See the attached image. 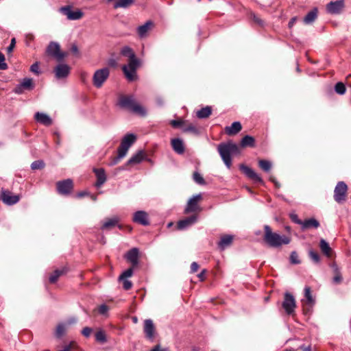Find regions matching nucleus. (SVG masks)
I'll return each instance as SVG.
<instances>
[{
  "label": "nucleus",
  "mask_w": 351,
  "mask_h": 351,
  "mask_svg": "<svg viewBox=\"0 0 351 351\" xmlns=\"http://www.w3.org/2000/svg\"><path fill=\"white\" fill-rule=\"evenodd\" d=\"M120 53L121 56L129 58L128 64L122 66L126 79L129 82L136 80L137 79L136 70L140 66V60L136 58L133 49L129 46L123 47Z\"/></svg>",
  "instance_id": "f257e3e1"
},
{
  "label": "nucleus",
  "mask_w": 351,
  "mask_h": 351,
  "mask_svg": "<svg viewBox=\"0 0 351 351\" xmlns=\"http://www.w3.org/2000/svg\"><path fill=\"white\" fill-rule=\"evenodd\" d=\"M263 241L270 247L279 248L282 245L290 243L291 239L285 235L274 232L269 226L265 225Z\"/></svg>",
  "instance_id": "f03ea898"
},
{
  "label": "nucleus",
  "mask_w": 351,
  "mask_h": 351,
  "mask_svg": "<svg viewBox=\"0 0 351 351\" xmlns=\"http://www.w3.org/2000/svg\"><path fill=\"white\" fill-rule=\"evenodd\" d=\"M119 106L140 117H145L147 114V109L138 104L132 95L121 96Z\"/></svg>",
  "instance_id": "7ed1b4c3"
},
{
  "label": "nucleus",
  "mask_w": 351,
  "mask_h": 351,
  "mask_svg": "<svg viewBox=\"0 0 351 351\" xmlns=\"http://www.w3.org/2000/svg\"><path fill=\"white\" fill-rule=\"evenodd\" d=\"M219 155L228 169L232 166V154H239L240 153L239 147L234 143L229 141L222 143L217 147Z\"/></svg>",
  "instance_id": "20e7f679"
},
{
  "label": "nucleus",
  "mask_w": 351,
  "mask_h": 351,
  "mask_svg": "<svg viewBox=\"0 0 351 351\" xmlns=\"http://www.w3.org/2000/svg\"><path fill=\"white\" fill-rule=\"evenodd\" d=\"M110 76V69L104 67L95 71L93 76V84L95 87L99 88Z\"/></svg>",
  "instance_id": "39448f33"
},
{
  "label": "nucleus",
  "mask_w": 351,
  "mask_h": 351,
  "mask_svg": "<svg viewBox=\"0 0 351 351\" xmlns=\"http://www.w3.org/2000/svg\"><path fill=\"white\" fill-rule=\"evenodd\" d=\"M46 53L48 56L55 58L57 61L61 62L67 56V53L60 51V46L56 42H50L48 45Z\"/></svg>",
  "instance_id": "423d86ee"
},
{
  "label": "nucleus",
  "mask_w": 351,
  "mask_h": 351,
  "mask_svg": "<svg viewBox=\"0 0 351 351\" xmlns=\"http://www.w3.org/2000/svg\"><path fill=\"white\" fill-rule=\"evenodd\" d=\"M136 135L132 133H128L123 137L121 144L117 149L121 152V156H126L128 149L136 142Z\"/></svg>",
  "instance_id": "0eeeda50"
},
{
  "label": "nucleus",
  "mask_w": 351,
  "mask_h": 351,
  "mask_svg": "<svg viewBox=\"0 0 351 351\" xmlns=\"http://www.w3.org/2000/svg\"><path fill=\"white\" fill-rule=\"evenodd\" d=\"M348 191L347 184L343 182H339L334 190V199L339 204L345 202Z\"/></svg>",
  "instance_id": "6e6552de"
},
{
  "label": "nucleus",
  "mask_w": 351,
  "mask_h": 351,
  "mask_svg": "<svg viewBox=\"0 0 351 351\" xmlns=\"http://www.w3.org/2000/svg\"><path fill=\"white\" fill-rule=\"evenodd\" d=\"M282 306L287 315H292L295 312L296 307L294 296L289 292L285 293Z\"/></svg>",
  "instance_id": "1a4fd4ad"
},
{
  "label": "nucleus",
  "mask_w": 351,
  "mask_h": 351,
  "mask_svg": "<svg viewBox=\"0 0 351 351\" xmlns=\"http://www.w3.org/2000/svg\"><path fill=\"white\" fill-rule=\"evenodd\" d=\"M59 12L66 16L67 19L71 21L79 20L84 15L83 12L80 10L77 9L73 10L71 5L61 7L59 9Z\"/></svg>",
  "instance_id": "9d476101"
},
{
  "label": "nucleus",
  "mask_w": 351,
  "mask_h": 351,
  "mask_svg": "<svg viewBox=\"0 0 351 351\" xmlns=\"http://www.w3.org/2000/svg\"><path fill=\"white\" fill-rule=\"evenodd\" d=\"M57 191L59 194L69 195L73 189V182L71 179H66L56 183Z\"/></svg>",
  "instance_id": "9b49d317"
},
{
  "label": "nucleus",
  "mask_w": 351,
  "mask_h": 351,
  "mask_svg": "<svg viewBox=\"0 0 351 351\" xmlns=\"http://www.w3.org/2000/svg\"><path fill=\"white\" fill-rule=\"evenodd\" d=\"M21 196L19 195H12L8 190L2 189L0 193V199L9 206L16 204L19 202Z\"/></svg>",
  "instance_id": "f8f14e48"
},
{
  "label": "nucleus",
  "mask_w": 351,
  "mask_h": 351,
  "mask_svg": "<svg viewBox=\"0 0 351 351\" xmlns=\"http://www.w3.org/2000/svg\"><path fill=\"white\" fill-rule=\"evenodd\" d=\"M345 8L344 0L330 1L326 5V12L330 14H339Z\"/></svg>",
  "instance_id": "ddd939ff"
},
{
  "label": "nucleus",
  "mask_w": 351,
  "mask_h": 351,
  "mask_svg": "<svg viewBox=\"0 0 351 351\" xmlns=\"http://www.w3.org/2000/svg\"><path fill=\"white\" fill-rule=\"evenodd\" d=\"M239 168L241 171L245 175V176H247L249 179L252 180L254 183H264L262 178L258 173H256L252 168L245 165H241Z\"/></svg>",
  "instance_id": "4468645a"
},
{
  "label": "nucleus",
  "mask_w": 351,
  "mask_h": 351,
  "mask_svg": "<svg viewBox=\"0 0 351 351\" xmlns=\"http://www.w3.org/2000/svg\"><path fill=\"white\" fill-rule=\"evenodd\" d=\"M71 68L66 64H59L54 69L53 72L57 79H64L67 77L70 73Z\"/></svg>",
  "instance_id": "2eb2a0df"
},
{
  "label": "nucleus",
  "mask_w": 351,
  "mask_h": 351,
  "mask_svg": "<svg viewBox=\"0 0 351 351\" xmlns=\"http://www.w3.org/2000/svg\"><path fill=\"white\" fill-rule=\"evenodd\" d=\"M202 199V195L197 194L193 196L188 201L186 207L185 208L184 212L186 213H189L192 212H195L199 210V207L198 205V202Z\"/></svg>",
  "instance_id": "dca6fc26"
},
{
  "label": "nucleus",
  "mask_w": 351,
  "mask_h": 351,
  "mask_svg": "<svg viewBox=\"0 0 351 351\" xmlns=\"http://www.w3.org/2000/svg\"><path fill=\"white\" fill-rule=\"evenodd\" d=\"M139 250L136 247L130 250L125 255V258L131 263L132 267H136L138 265Z\"/></svg>",
  "instance_id": "f3484780"
},
{
  "label": "nucleus",
  "mask_w": 351,
  "mask_h": 351,
  "mask_svg": "<svg viewBox=\"0 0 351 351\" xmlns=\"http://www.w3.org/2000/svg\"><path fill=\"white\" fill-rule=\"evenodd\" d=\"M132 220L136 223H139L142 226L149 225L148 215L143 210H138L133 215Z\"/></svg>",
  "instance_id": "a211bd4d"
},
{
  "label": "nucleus",
  "mask_w": 351,
  "mask_h": 351,
  "mask_svg": "<svg viewBox=\"0 0 351 351\" xmlns=\"http://www.w3.org/2000/svg\"><path fill=\"white\" fill-rule=\"evenodd\" d=\"M197 215H193L190 217H186L182 220H180L178 222L177 228L180 230H185L195 224L197 221Z\"/></svg>",
  "instance_id": "6ab92c4d"
},
{
  "label": "nucleus",
  "mask_w": 351,
  "mask_h": 351,
  "mask_svg": "<svg viewBox=\"0 0 351 351\" xmlns=\"http://www.w3.org/2000/svg\"><path fill=\"white\" fill-rule=\"evenodd\" d=\"M144 158L145 154L143 151L139 150L128 160L127 163L125 165V167H123L121 169H126V167L128 165H134L139 164L143 161Z\"/></svg>",
  "instance_id": "aec40b11"
},
{
  "label": "nucleus",
  "mask_w": 351,
  "mask_h": 351,
  "mask_svg": "<svg viewBox=\"0 0 351 351\" xmlns=\"http://www.w3.org/2000/svg\"><path fill=\"white\" fill-rule=\"evenodd\" d=\"M34 88L32 80L31 78H25L23 82L18 84L14 88V93L21 94L23 89L31 90Z\"/></svg>",
  "instance_id": "412c9836"
},
{
  "label": "nucleus",
  "mask_w": 351,
  "mask_h": 351,
  "mask_svg": "<svg viewBox=\"0 0 351 351\" xmlns=\"http://www.w3.org/2000/svg\"><path fill=\"white\" fill-rule=\"evenodd\" d=\"M35 120L45 126H49L52 124L51 118L47 114L44 112H37L34 114Z\"/></svg>",
  "instance_id": "4be33fe9"
},
{
  "label": "nucleus",
  "mask_w": 351,
  "mask_h": 351,
  "mask_svg": "<svg viewBox=\"0 0 351 351\" xmlns=\"http://www.w3.org/2000/svg\"><path fill=\"white\" fill-rule=\"evenodd\" d=\"M93 171L97 178V182L95 183V186L97 188H99L106 181V175L105 170L103 168L100 169H94Z\"/></svg>",
  "instance_id": "5701e85b"
},
{
  "label": "nucleus",
  "mask_w": 351,
  "mask_h": 351,
  "mask_svg": "<svg viewBox=\"0 0 351 351\" xmlns=\"http://www.w3.org/2000/svg\"><path fill=\"white\" fill-rule=\"evenodd\" d=\"M320 226L318 220L315 218L306 219L302 221L301 228L302 230L308 229H317Z\"/></svg>",
  "instance_id": "b1692460"
},
{
  "label": "nucleus",
  "mask_w": 351,
  "mask_h": 351,
  "mask_svg": "<svg viewBox=\"0 0 351 351\" xmlns=\"http://www.w3.org/2000/svg\"><path fill=\"white\" fill-rule=\"evenodd\" d=\"M153 25V22L149 20L147 21L144 25H140L137 27L136 32L140 38H146L148 35L149 30Z\"/></svg>",
  "instance_id": "393cba45"
},
{
  "label": "nucleus",
  "mask_w": 351,
  "mask_h": 351,
  "mask_svg": "<svg viewBox=\"0 0 351 351\" xmlns=\"http://www.w3.org/2000/svg\"><path fill=\"white\" fill-rule=\"evenodd\" d=\"M242 129V125L239 121L233 122L231 125L225 128L226 133L228 135H234L239 132Z\"/></svg>",
  "instance_id": "a878e982"
},
{
  "label": "nucleus",
  "mask_w": 351,
  "mask_h": 351,
  "mask_svg": "<svg viewBox=\"0 0 351 351\" xmlns=\"http://www.w3.org/2000/svg\"><path fill=\"white\" fill-rule=\"evenodd\" d=\"M233 240V237L230 234H226L221 237L219 243H218V247L221 250H225L227 247L230 246Z\"/></svg>",
  "instance_id": "bb28decb"
},
{
  "label": "nucleus",
  "mask_w": 351,
  "mask_h": 351,
  "mask_svg": "<svg viewBox=\"0 0 351 351\" xmlns=\"http://www.w3.org/2000/svg\"><path fill=\"white\" fill-rule=\"evenodd\" d=\"M144 332L147 338L152 339L154 337V323L152 319H146L144 322Z\"/></svg>",
  "instance_id": "cd10ccee"
},
{
  "label": "nucleus",
  "mask_w": 351,
  "mask_h": 351,
  "mask_svg": "<svg viewBox=\"0 0 351 351\" xmlns=\"http://www.w3.org/2000/svg\"><path fill=\"white\" fill-rule=\"evenodd\" d=\"M171 145L173 150L178 154H182L184 152L183 141L180 138H173L171 140Z\"/></svg>",
  "instance_id": "c85d7f7f"
},
{
  "label": "nucleus",
  "mask_w": 351,
  "mask_h": 351,
  "mask_svg": "<svg viewBox=\"0 0 351 351\" xmlns=\"http://www.w3.org/2000/svg\"><path fill=\"white\" fill-rule=\"evenodd\" d=\"M302 302H306L309 306H313L315 304V299L311 294V290L308 286L304 287V299L302 300Z\"/></svg>",
  "instance_id": "c756f323"
},
{
  "label": "nucleus",
  "mask_w": 351,
  "mask_h": 351,
  "mask_svg": "<svg viewBox=\"0 0 351 351\" xmlns=\"http://www.w3.org/2000/svg\"><path fill=\"white\" fill-rule=\"evenodd\" d=\"M317 12H318L317 8H314L309 12H308L307 14L304 18V23L311 24V23H313L317 17Z\"/></svg>",
  "instance_id": "7c9ffc66"
},
{
  "label": "nucleus",
  "mask_w": 351,
  "mask_h": 351,
  "mask_svg": "<svg viewBox=\"0 0 351 351\" xmlns=\"http://www.w3.org/2000/svg\"><path fill=\"white\" fill-rule=\"evenodd\" d=\"M241 146L243 147H254L255 146L254 138L250 135L244 136L241 141Z\"/></svg>",
  "instance_id": "2f4dec72"
},
{
  "label": "nucleus",
  "mask_w": 351,
  "mask_h": 351,
  "mask_svg": "<svg viewBox=\"0 0 351 351\" xmlns=\"http://www.w3.org/2000/svg\"><path fill=\"white\" fill-rule=\"evenodd\" d=\"M319 247L324 255H326L327 257L330 256L331 248L328 243L325 239H320Z\"/></svg>",
  "instance_id": "473e14b6"
},
{
  "label": "nucleus",
  "mask_w": 351,
  "mask_h": 351,
  "mask_svg": "<svg viewBox=\"0 0 351 351\" xmlns=\"http://www.w3.org/2000/svg\"><path fill=\"white\" fill-rule=\"evenodd\" d=\"M212 113V108L210 106H206L204 108H201L197 112V117L199 119H206L208 118Z\"/></svg>",
  "instance_id": "72a5a7b5"
},
{
  "label": "nucleus",
  "mask_w": 351,
  "mask_h": 351,
  "mask_svg": "<svg viewBox=\"0 0 351 351\" xmlns=\"http://www.w3.org/2000/svg\"><path fill=\"white\" fill-rule=\"evenodd\" d=\"M134 3V0H118L114 4V8H127Z\"/></svg>",
  "instance_id": "f704fd0d"
},
{
  "label": "nucleus",
  "mask_w": 351,
  "mask_h": 351,
  "mask_svg": "<svg viewBox=\"0 0 351 351\" xmlns=\"http://www.w3.org/2000/svg\"><path fill=\"white\" fill-rule=\"evenodd\" d=\"M119 219L117 217L107 219L102 225L101 230H106L114 227L118 224Z\"/></svg>",
  "instance_id": "c9c22d12"
},
{
  "label": "nucleus",
  "mask_w": 351,
  "mask_h": 351,
  "mask_svg": "<svg viewBox=\"0 0 351 351\" xmlns=\"http://www.w3.org/2000/svg\"><path fill=\"white\" fill-rule=\"evenodd\" d=\"M258 166L265 172H269L272 167V164L270 161L267 160H260L258 161Z\"/></svg>",
  "instance_id": "e433bc0d"
},
{
  "label": "nucleus",
  "mask_w": 351,
  "mask_h": 351,
  "mask_svg": "<svg viewBox=\"0 0 351 351\" xmlns=\"http://www.w3.org/2000/svg\"><path fill=\"white\" fill-rule=\"evenodd\" d=\"M64 273V269H56L54 272L49 276V280L51 283H55L58 278L62 276Z\"/></svg>",
  "instance_id": "4c0bfd02"
},
{
  "label": "nucleus",
  "mask_w": 351,
  "mask_h": 351,
  "mask_svg": "<svg viewBox=\"0 0 351 351\" xmlns=\"http://www.w3.org/2000/svg\"><path fill=\"white\" fill-rule=\"evenodd\" d=\"M182 130L184 132H190L195 135L199 134V129L192 123H190L188 125L184 127Z\"/></svg>",
  "instance_id": "58836bf2"
},
{
  "label": "nucleus",
  "mask_w": 351,
  "mask_h": 351,
  "mask_svg": "<svg viewBox=\"0 0 351 351\" xmlns=\"http://www.w3.org/2000/svg\"><path fill=\"white\" fill-rule=\"evenodd\" d=\"M335 90L339 95H344L346 91V86L343 82H337L335 86Z\"/></svg>",
  "instance_id": "ea45409f"
},
{
  "label": "nucleus",
  "mask_w": 351,
  "mask_h": 351,
  "mask_svg": "<svg viewBox=\"0 0 351 351\" xmlns=\"http://www.w3.org/2000/svg\"><path fill=\"white\" fill-rule=\"evenodd\" d=\"M193 180L199 185H204L206 182L202 175L197 172L195 171L193 175Z\"/></svg>",
  "instance_id": "a19ab883"
},
{
  "label": "nucleus",
  "mask_w": 351,
  "mask_h": 351,
  "mask_svg": "<svg viewBox=\"0 0 351 351\" xmlns=\"http://www.w3.org/2000/svg\"><path fill=\"white\" fill-rule=\"evenodd\" d=\"M65 330H66L65 324L63 323L59 324L56 328V336L58 338H60L64 334Z\"/></svg>",
  "instance_id": "79ce46f5"
},
{
  "label": "nucleus",
  "mask_w": 351,
  "mask_h": 351,
  "mask_svg": "<svg viewBox=\"0 0 351 351\" xmlns=\"http://www.w3.org/2000/svg\"><path fill=\"white\" fill-rule=\"evenodd\" d=\"M308 255H309V257L315 263H319V261H320V256L319 255V254L313 250H309L308 252Z\"/></svg>",
  "instance_id": "37998d69"
},
{
  "label": "nucleus",
  "mask_w": 351,
  "mask_h": 351,
  "mask_svg": "<svg viewBox=\"0 0 351 351\" xmlns=\"http://www.w3.org/2000/svg\"><path fill=\"white\" fill-rule=\"evenodd\" d=\"M95 339L100 343H105L106 341V337L104 331L99 330L95 333Z\"/></svg>",
  "instance_id": "c03bdc74"
},
{
  "label": "nucleus",
  "mask_w": 351,
  "mask_h": 351,
  "mask_svg": "<svg viewBox=\"0 0 351 351\" xmlns=\"http://www.w3.org/2000/svg\"><path fill=\"white\" fill-rule=\"evenodd\" d=\"M45 167V163L43 160L34 161L31 165V168L33 170L41 169Z\"/></svg>",
  "instance_id": "a18cd8bd"
},
{
  "label": "nucleus",
  "mask_w": 351,
  "mask_h": 351,
  "mask_svg": "<svg viewBox=\"0 0 351 351\" xmlns=\"http://www.w3.org/2000/svg\"><path fill=\"white\" fill-rule=\"evenodd\" d=\"M133 274V267H130L125 271H124L122 274L119 277V279H128Z\"/></svg>",
  "instance_id": "49530a36"
},
{
  "label": "nucleus",
  "mask_w": 351,
  "mask_h": 351,
  "mask_svg": "<svg viewBox=\"0 0 351 351\" xmlns=\"http://www.w3.org/2000/svg\"><path fill=\"white\" fill-rule=\"evenodd\" d=\"M119 281L123 282V287L125 290H130L132 287V283L128 279H119Z\"/></svg>",
  "instance_id": "de8ad7c7"
},
{
  "label": "nucleus",
  "mask_w": 351,
  "mask_h": 351,
  "mask_svg": "<svg viewBox=\"0 0 351 351\" xmlns=\"http://www.w3.org/2000/svg\"><path fill=\"white\" fill-rule=\"evenodd\" d=\"M290 261L293 264H299L300 261L299 260L298 254L296 252H292L290 255Z\"/></svg>",
  "instance_id": "09e8293b"
},
{
  "label": "nucleus",
  "mask_w": 351,
  "mask_h": 351,
  "mask_svg": "<svg viewBox=\"0 0 351 351\" xmlns=\"http://www.w3.org/2000/svg\"><path fill=\"white\" fill-rule=\"evenodd\" d=\"M121 152H120L117 149V156L112 159L110 165H111V166L115 165L116 164H117L119 162V160L121 159H122L123 158H124L125 156H121Z\"/></svg>",
  "instance_id": "8fccbe9b"
},
{
  "label": "nucleus",
  "mask_w": 351,
  "mask_h": 351,
  "mask_svg": "<svg viewBox=\"0 0 351 351\" xmlns=\"http://www.w3.org/2000/svg\"><path fill=\"white\" fill-rule=\"evenodd\" d=\"M8 68L7 64L5 62V56L0 51V69L1 70H5Z\"/></svg>",
  "instance_id": "3c124183"
},
{
  "label": "nucleus",
  "mask_w": 351,
  "mask_h": 351,
  "mask_svg": "<svg viewBox=\"0 0 351 351\" xmlns=\"http://www.w3.org/2000/svg\"><path fill=\"white\" fill-rule=\"evenodd\" d=\"M290 218L293 222L301 226L302 220L300 219L296 214H295V213L290 214Z\"/></svg>",
  "instance_id": "603ef678"
},
{
  "label": "nucleus",
  "mask_w": 351,
  "mask_h": 351,
  "mask_svg": "<svg viewBox=\"0 0 351 351\" xmlns=\"http://www.w3.org/2000/svg\"><path fill=\"white\" fill-rule=\"evenodd\" d=\"M30 71L36 74V75H38L40 71H39V64H38V62H35L34 63L31 67H30Z\"/></svg>",
  "instance_id": "864d4df0"
},
{
  "label": "nucleus",
  "mask_w": 351,
  "mask_h": 351,
  "mask_svg": "<svg viewBox=\"0 0 351 351\" xmlns=\"http://www.w3.org/2000/svg\"><path fill=\"white\" fill-rule=\"evenodd\" d=\"M342 276L341 272H337V274L335 275V276L332 278V281L335 284H339L342 281Z\"/></svg>",
  "instance_id": "5fc2aeb1"
},
{
  "label": "nucleus",
  "mask_w": 351,
  "mask_h": 351,
  "mask_svg": "<svg viewBox=\"0 0 351 351\" xmlns=\"http://www.w3.org/2000/svg\"><path fill=\"white\" fill-rule=\"evenodd\" d=\"M98 311L101 315H106L108 311V307L106 304H101L99 306Z\"/></svg>",
  "instance_id": "6e6d98bb"
},
{
  "label": "nucleus",
  "mask_w": 351,
  "mask_h": 351,
  "mask_svg": "<svg viewBox=\"0 0 351 351\" xmlns=\"http://www.w3.org/2000/svg\"><path fill=\"white\" fill-rule=\"evenodd\" d=\"M93 331V329L91 328H89V327H85L82 329V334L86 337H90L91 332Z\"/></svg>",
  "instance_id": "4d7b16f0"
},
{
  "label": "nucleus",
  "mask_w": 351,
  "mask_h": 351,
  "mask_svg": "<svg viewBox=\"0 0 351 351\" xmlns=\"http://www.w3.org/2000/svg\"><path fill=\"white\" fill-rule=\"evenodd\" d=\"M15 45H16V39H15V38H12L10 45L7 48L8 53H10L13 51V49L15 47Z\"/></svg>",
  "instance_id": "13d9d810"
},
{
  "label": "nucleus",
  "mask_w": 351,
  "mask_h": 351,
  "mask_svg": "<svg viewBox=\"0 0 351 351\" xmlns=\"http://www.w3.org/2000/svg\"><path fill=\"white\" fill-rule=\"evenodd\" d=\"M183 124V121L182 120H171V125L173 128H179L182 126Z\"/></svg>",
  "instance_id": "bf43d9fd"
},
{
  "label": "nucleus",
  "mask_w": 351,
  "mask_h": 351,
  "mask_svg": "<svg viewBox=\"0 0 351 351\" xmlns=\"http://www.w3.org/2000/svg\"><path fill=\"white\" fill-rule=\"evenodd\" d=\"M199 269V265L196 262H193L191 265V273L196 272Z\"/></svg>",
  "instance_id": "052dcab7"
},
{
  "label": "nucleus",
  "mask_w": 351,
  "mask_h": 351,
  "mask_svg": "<svg viewBox=\"0 0 351 351\" xmlns=\"http://www.w3.org/2000/svg\"><path fill=\"white\" fill-rule=\"evenodd\" d=\"M252 19L253 21L256 23L257 24H258L259 25H263V22L261 19H260L257 16H256L254 14H252Z\"/></svg>",
  "instance_id": "680f3d73"
},
{
  "label": "nucleus",
  "mask_w": 351,
  "mask_h": 351,
  "mask_svg": "<svg viewBox=\"0 0 351 351\" xmlns=\"http://www.w3.org/2000/svg\"><path fill=\"white\" fill-rule=\"evenodd\" d=\"M299 348L302 350V351H311V346L309 345V346H306L304 344H302L301 345Z\"/></svg>",
  "instance_id": "e2e57ef3"
},
{
  "label": "nucleus",
  "mask_w": 351,
  "mask_h": 351,
  "mask_svg": "<svg viewBox=\"0 0 351 351\" xmlns=\"http://www.w3.org/2000/svg\"><path fill=\"white\" fill-rule=\"evenodd\" d=\"M71 51L72 53H73L74 54H76V55L78 54V52H79L78 48L76 45H72V47L71 48Z\"/></svg>",
  "instance_id": "0e129e2a"
},
{
  "label": "nucleus",
  "mask_w": 351,
  "mask_h": 351,
  "mask_svg": "<svg viewBox=\"0 0 351 351\" xmlns=\"http://www.w3.org/2000/svg\"><path fill=\"white\" fill-rule=\"evenodd\" d=\"M334 272L335 274H337V272H341L340 270H339V268L338 267L337 265L335 264V263H333L332 265H331Z\"/></svg>",
  "instance_id": "69168bd1"
},
{
  "label": "nucleus",
  "mask_w": 351,
  "mask_h": 351,
  "mask_svg": "<svg viewBox=\"0 0 351 351\" xmlns=\"http://www.w3.org/2000/svg\"><path fill=\"white\" fill-rule=\"evenodd\" d=\"M156 104L158 106H162L164 104V101L161 97H158L156 100Z\"/></svg>",
  "instance_id": "338daca9"
},
{
  "label": "nucleus",
  "mask_w": 351,
  "mask_h": 351,
  "mask_svg": "<svg viewBox=\"0 0 351 351\" xmlns=\"http://www.w3.org/2000/svg\"><path fill=\"white\" fill-rule=\"evenodd\" d=\"M155 351H169L167 348L161 349L159 345H155Z\"/></svg>",
  "instance_id": "774afa93"
}]
</instances>
